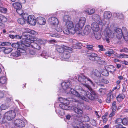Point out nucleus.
Instances as JSON below:
<instances>
[{"label":"nucleus","mask_w":128,"mask_h":128,"mask_svg":"<svg viewBox=\"0 0 128 128\" xmlns=\"http://www.w3.org/2000/svg\"><path fill=\"white\" fill-rule=\"evenodd\" d=\"M7 82V78L4 76H2L0 78V83L2 84H6Z\"/></svg>","instance_id":"obj_34"},{"label":"nucleus","mask_w":128,"mask_h":128,"mask_svg":"<svg viewBox=\"0 0 128 128\" xmlns=\"http://www.w3.org/2000/svg\"><path fill=\"white\" fill-rule=\"evenodd\" d=\"M104 35L105 36L112 38L116 35V38L120 39L123 36V34L121 29L120 28L114 29V31L110 30L108 28H106L104 31Z\"/></svg>","instance_id":"obj_2"},{"label":"nucleus","mask_w":128,"mask_h":128,"mask_svg":"<svg viewBox=\"0 0 128 128\" xmlns=\"http://www.w3.org/2000/svg\"><path fill=\"white\" fill-rule=\"evenodd\" d=\"M25 42H26V46L30 47L31 46L33 48L36 49H39L40 48L39 45L36 43L33 42L32 40L27 39V40H26Z\"/></svg>","instance_id":"obj_8"},{"label":"nucleus","mask_w":128,"mask_h":128,"mask_svg":"<svg viewBox=\"0 0 128 128\" xmlns=\"http://www.w3.org/2000/svg\"><path fill=\"white\" fill-rule=\"evenodd\" d=\"M16 116L15 112L13 110L8 111L4 114L5 118L9 121H11L13 120Z\"/></svg>","instance_id":"obj_9"},{"label":"nucleus","mask_w":128,"mask_h":128,"mask_svg":"<svg viewBox=\"0 0 128 128\" xmlns=\"http://www.w3.org/2000/svg\"><path fill=\"white\" fill-rule=\"evenodd\" d=\"M7 9L4 7L0 6V12L3 13H6V12Z\"/></svg>","instance_id":"obj_42"},{"label":"nucleus","mask_w":128,"mask_h":128,"mask_svg":"<svg viewBox=\"0 0 128 128\" xmlns=\"http://www.w3.org/2000/svg\"><path fill=\"white\" fill-rule=\"evenodd\" d=\"M91 77L93 78H96V77L100 76V73L98 70L96 69H94L90 74Z\"/></svg>","instance_id":"obj_15"},{"label":"nucleus","mask_w":128,"mask_h":128,"mask_svg":"<svg viewBox=\"0 0 128 128\" xmlns=\"http://www.w3.org/2000/svg\"><path fill=\"white\" fill-rule=\"evenodd\" d=\"M92 19L96 23L99 25H102V23L100 17L98 14H94L92 16Z\"/></svg>","instance_id":"obj_14"},{"label":"nucleus","mask_w":128,"mask_h":128,"mask_svg":"<svg viewBox=\"0 0 128 128\" xmlns=\"http://www.w3.org/2000/svg\"><path fill=\"white\" fill-rule=\"evenodd\" d=\"M71 99L72 100H70V101H72L75 105V107L74 106L73 109V111L76 114V116L78 118L82 117L83 112L82 108V104L78 102V101L74 99Z\"/></svg>","instance_id":"obj_5"},{"label":"nucleus","mask_w":128,"mask_h":128,"mask_svg":"<svg viewBox=\"0 0 128 128\" xmlns=\"http://www.w3.org/2000/svg\"><path fill=\"white\" fill-rule=\"evenodd\" d=\"M64 20L66 23L68 21H70V18L68 15H66L64 16Z\"/></svg>","instance_id":"obj_46"},{"label":"nucleus","mask_w":128,"mask_h":128,"mask_svg":"<svg viewBox=\"0 0 128 128\" xmlns=\"http://www.w3.org/2000/svg\"><path fill=\"white\" fill-rule=\"evenodd\" d=\"M85 12L88 15H90L94 14L95 12V10L92 8H89L86 9Z\"/></svg>","instance_id":"obj_28"},{"label":"nucleus","mask_w":128,"mask_h":128,"mask_svg":"<svg viewBox=\"0 0 128 128\" xmlns=\"http://www.w3.org/2000/svg\"><path fill=\"white\" fill-rule=\"evenodd\" d=\"M84 85L90 91L91 93L83 89H82L81 92L82 93L81 94L84 96H85L92 100H94L97 96L96 92L92 90L90 86L88 84H84Z\"/></svg>","instance_id":"obj_3"},{"label":"nucleus","mask_w":128,"mask_h":128,"mask_svg":"<svg viewBox=\"0 0 128 128\" xmlns=\"http://www.w3.org/2000/svg\"><path fill=\"white\" fill-rule=\"evenodd\" d=\"M114 53V52L113 50L111 49H108V51L106 52L105 53V54L108 56H110L112 54H113Z\"/></svg>","instance_id":"obj_39"},{"label":"nucleus","mask_w":128,"mask_h":128,"mask_svg":"<svg viewBox=\"0 0 128 128\" xmlns=\"http://www.w3.org/2000/svg\"><path fill=\"white\" fill-rule=\"evenodd\" d=\"M121 30L123 34V36L125 40H128V33L126 28L124 27L122 28Z\"/></svg>","instance_id":"obj_16"},{"label":"nucleus","mask_w":128,"mask_h":128,"mask_svg":"<svg viewBox=\"0 0 128 128\" xmlns=\"http://www.w3.org/2000/svg\"><path fill=\"white\" fill-rule=\"evenodd\" d=\"M125 97L124 94H119L116 97L117 100L119 102H121L122 99H124Z\"/></svg>","instance_id":"obj_35"},{"label":"nucleus","mask_w":128,"mask_h":128,"mask_svg":"<svg viewBox=\"0 0 128 128\" xmlns=\"http://www.w3.org/2000/svg\"><path fill=\"white\" fill-rule=\"evenodd\" d=\"M109 72L106 69L104 70V71L102 72V74L105 76H108L109 74Z\"/></svg>","instance_id":"obj_48"},{"label":"nucleus","mask_w":128,"mask_h":128,"mask_svg":"<svg viewBox=\"0 0 128 128\" xmlns=\"http://www.w3.org/2000/svg\"><path fill=\"white\" fill-rule=\"evenodd\" d=\"M71 86L70 82H63L62 83L61 88L59 90V91L65 92L67 94H72L86 101H88V99L81 94V91L80 92V94H79L73 89L70 88Z\"/></svg>","instance_id":"obj_1"},{"label":"nucleus","mask_w":128,"mask_h":128,"mask_svg":"<svg viewBox=\"0 0 128 128\" xmlns=\"http://www.w3.org/2000/svg\"><path fill=\"white\" fill-rule=\"evenodd\" d=\"M116 102L114 101L112 103V111H115L116 109Z\"/></svg>","instance_id":"obj_43"},{"label":"nucleus","mask_w":128,"mask_h":128,"mask_svg":"<svg viewBox=\"0 0 128 128\" xmlns=\"http://www.w3.org/2000/svg\"><path fill=\"white\" fill-rule=\"evenodd\" d=\"M79 123L78 126H76L77 128H90V126L87 124H83L82 122H80Z\"/></svg>","instance_id":"obj_32"},{"label":"nucleus","mask_w":128,"mask_h":128,"mask_svg":"<svg viewBox=\"0 0 128 128\" xmlns=\"http://www.w3.org/2000/svg\"><path fill=\"white\" fill-rule=\"evenodd\" d=\"M10 44L11 43L9 42H0V45L2 46H10Z\"/></svg>","instance_id":"obj_49"},{"label":"nucleus","mask_w":128,"mask_h":128,"mask_svg":"<svg viewBox=\"0 0 128 128\" xmlns=\"http://www.w3.org/2000/svg\"><path fill=\"white\" fill-rule=\"evenodd\" d=\"M4 92L0 91V98H3L4 95Z\"/></svg>","instance_id":"obj_57"},{"label":"nucleus","mask_w":128,"mask_h":128,"mask_svg":"<svg viewBox=\"0 0 128 128\" xmlns=\"http://www.w3.org/2000/svg\"><path fill=\"white\" fill-rule=\"evenodd\" d=\"M86 55L88 57L89 59L90 60H94L95 57L98 56L96 54L92 52L87 53L86 54Z\"/></svg>","instance_id":"obj_22"},{"label":"nucleus","mask_w":128,"mask_h":128,"mask_svg":"<svg viewBox=\"0 0 128 128\" xmlns=\"http://www.w3.org/2000/svg\"><path fill=\"white\" fill-rule=\"evenodd\" d=\"M12 6L15 8L16 9V10L20 9L22 7L21 4L18 2L13 4Z\"/></svg>","instance_id":"obj_33"},{"label":"nucleus","mask_w":128,"mask_h":128,"mask_svg":"<svg viewBox=\"0 0 128 128\" xmlns=\"http://www.w3.org/2000/svg\"><path fill=\"white\" fill-rule=\"evenodd\" d=\"M36 41L38 43L41 44H44L46 42V40L40 39H37L36 40Z\"/></svg>","instance_id":"obj_45"},{"label":"nucleus","mask_w":128,"mask_h":128,"mask_svg":"<svg viewBox=\"0 0 128 128\" xmlns=\"http://www.w3.org/2000/svg\"><path fill=\"white\" fill-rule=\"evenodd\" d=\"M82 121L84 122H89L90 120L89 117L87 116H84L82 118Z\"/></svg>","instance_id":"obj_38"},{"label":"nucleus","mask_w":128,"mask_h":128,"mask_svg":"<svg viewBox=\"0 0 128 128\" xmlns=\"http://www.w3.org/2000/svg\"><path fill=\"white\" fill-rule=\"evenodd\" d=\"M113 97L111 93H109L108 95V97L106 100V102H107L109 103L110 102L111 100H112L113 99Z\"/></svg>","instance_id":"obj_40"},{"label":"nucleus","mask_w":128,"mask_h":128,"mask_svg":"<svg viewBox=\"0 0 128 128\" xmlns=\"http://www.w3.org/2000/svg\"><path fill=\"white\" fill-rule=\"evenodd\" d=\"M66 25L67 29L63 30V32L65 34H68L71 33L72 34H74L76 33L77 34L83 35L82 33L80 32L78 30L76 29V26L74 29V24L72 21H68L66 23Z\"/></svg>","instance_id":"obj_4"},{"label":"nucleus","mask_w":128,"mask_h":128,"mask_svg":"<svg viewBox=\"0 0 128 128\" xmlns=\"http://www.w3.org/2000/svg\"><path fill=\"white\" fill-rule=\"evenodd\" d=\"M0 48L1 49L4 50V53L6 54H9L12 50V49L11 48H5L4 47H2Z\"/></svg>","instance_id":"obj_30"},{"label":"nucleus","mask_w":128,"mask_h":128,"mask_svg":"<svg viewBox=\"0 0 128 128\" xmlns=\"http://www.w3.org/2000/svg\"><path fill=\"white\" fill-rule=\"evenodd\" d=\"M29 53L30 54L34 55L36 54L35 52L33 50H30L29 51Z\"/></svg>","instance_id":"obj_64"},{"label":"nucleus","mask_w":128,"mask_h":128,"mask_svg":"<svg viewBox=\"0 0 128 128\" xmlns=\"http://www.w3.org/2000/svg\"><path fill=\"white\" fill-rule=\"evenodd\" d=\"M122 123L124 125H126L127 124L128 121L126 118H124L123 120L122 119Z\"/></svg>","instance_id":"obj_54"},{"label":"nucleus","mask_w":128,"mask_h":128,"mask_svg":"<svg viewBox=\"0 0 128 128\" xmlns=\"http://www.w3.org/2000/svg\"><path fill=\"white\" fill-rule=\"evenodd\" d=\"M36 22L40 25H44L45 24L46 20L43 17L40 16L36 18Z\"/></svg>","instance_id":"obj_18"},{"label":"nucleus","mask_w":128,"mask_h":128,"mask_svg":"<svg viewBox=\"0 0 128 128\" xmlns=\"http://www.w3.org/2000/svg\"><path fill=\"white\" fill-rule=\"evenodd\" d=\"M28 23L33 26L35 25L36 23V19H35L34 16L30 15L29 16V17L27 21Z\"/></svg>","instance_id":"obj_13"},{"label":"nucleus","mask_w":128,"mask_h":128,"mask_svg":"<svg viewBox=\"0 0 128 128\" xmlns=\"http://www.w3.org/2000/svg\"><path fill=\"white\" fill-rule=\"evenodd\" d=\"M120 62L122 64H124L126 65H128V62L126 60L122 61Z\"/></svg>","instance_id":"obj_63"},{"label":"nucleus","mask_w":128,"mask_h":128,"mask_svg":"<svg viewBox=\"0 0 128 128\" xmlns=\"http://www.w3.org/2000/svg\"><path fill=\"white\" fill-rule=\"evenodd\" d=\"M26 47H28V46H26L25 47H22V46H21L19 48H18V50L19 51V52L21 53H25L26 52V51L25 50V49H26L27 48Z\"/></svg>","instance_id":"obj_37"},{"label":"nucleus","mask_w":128,"mask_h":128,"mask_svg":"<svg viewBox=\"0 0 128 128\" xmlns=\"http://www.w3.org/2000/svg\"><path fill=\"white\" fill-rule=\"evenodd\" d=\"M25 20L23 18H20L18 20V22L20 24L22 25L25 24Z\"/></svg>","instance_id":"obj_44"},{"label":"nucleus","mask_w":128,"mask_h":128,"mask_svg":"<svg viewBox=\"0 0 128 128\" xmlns=\"http://www.w3.org/2000/svg\"><path fill=\"white\" fill-rule=\"evenodd\" d=\"M105 69L112 73L114 72L116 70V68L112 65L106 67Z\"/></svg>","instance_id":"obj_24"},{"label":"nucleus","mask_w":128,"mask_h":128,"mask_svg":"<svg viewBox=\"0 0 128 128\" xmlns=\"http://www.w3.org/2000/svg\"><path fill=\"white\" fill-rule=\"evenodd\" d=\"M98 24L96 22H93L91 25V28L94 31L97 32L100 30Z\"/></svg>","instance_id":"obj_20"},{"label":"nucleus","mask_w":128,"mask_h":128,"mask_svg":"<svg viewBox=\"0 0 128 128\" xmlns=\"http://www.w3.org/2000/svg\"><path fill=\"white\" fill-rule=\"evenodd\" d=\"M14 123L16 126L21 128L24 127L26 125L25 122L20 119L15 120L14 122Z\"/></svg>","instance_id":"obj_11"},{"label":"nucleus","mask_w":128,"mask_h":128,"mask_svg":"<svg viewBox=\"0 0 128 128\" xmlns=\"http://www.w3.org/2000/svg\"><path fill=\"white\" fill-rule=\"evenodd\" d=\"M6 106L5 105L2 104L0 106V108L1 110H4L6 109Z\"/></svg>","instance_id":"obj_60"},{"label":"nucleus","mask_w":128,"mask_h":128,"mask_svg":"<svg viewBox=\"0 0 128 128\" xmlns=\"http://www.w3.org/2000/svg\"><path fill=\"white\" fill-rule=\"evenodd\" d=\"M68 104L65 103H62L60 104L59 106L60 108V109L63 110H68L70 109L71 108V107L69 106Z\"/></svg>","instance_id":"obj_21"},{"label":"nucleus","mask_w":128,"mask_h":128,"mask_svg":"<svg viewBox=\"0 0 128 128\" xmlns=\"http://www.w3.org/2000/svg\"><path fill=\"white\" fill-rule=\"evenodd\" d=\"M26 41H24V40H22V42H21L18 43L17 42V43H13L12 44V46L14 48H16L18 50V48H19L21 46H22V47H26V42H25Z\"/></svg>","instance_id":"obj_12"},{"label":"nucleus","mask_w":128,"mask_h":128,"mask_svg":"<svg viewBox=\"0 0 128 128\" xmlns=\"http://www.w3.org/2000/svg\"><path fill=\"white\" fill-rule=\"evenodd\" d=\"M125 56L127 55L125 54H118L117 55V57L119 58H124V56Z\"/></svg>","instance_id":"obj_52"},{"label":"nucleus","mask_w":128,"mask_h":128,"mask_svg":"<svg viewBox=\"0 0 128 128\" xmlns=\"http://www.w3.org/2000/svg\"><path fill=\"white\" fill-rule=\"evenodd\" d=\"M98 47L99 48V50L101 51H104L105 49L104 48L103 46L102 45H99L98 46Z\"/></svg>","instance_id":"obj_56"},{"label":"nucleus","mask_w":128,"mask_h":128,"mask_svg":"<svg viewBox=\"0 0 128 128\" xmlns=\"http://www.w3.org/2000/svg\"><path fill=\"white\" fill-rule=\"evenodd\" d=\"M84 46L86 48L88 49L91 50H94V46L92 44H84Z\"/></svg>","instance_id":"obj_36"},{"label":"nucleus","mask_w":128,"mask_h":128,"mask_svg":"<svg viewBox=\"0 0 128 128\" xmlns=\"http://www.w3.org/2000/svg\"><path fill=\"white\" fill-rule=\"evenodd\" d=\"M22 17L26 21L28 18L29 16H28V14L26 13H24L22 15Z\"/></svg>","instance_id":"obj_47"},{"label":"nucleus","mask_w":128,"mask_h":128,"mask_svg":"<svg viewBox=\"0 0 128 128\" xmlns=\"http://www.w3.org/2000/svg\"><path fill=\"white\" fill-rule=\"evenodd\" d=\"M120 52H128V49L126 48H123L122 49L120 50Z\"/></svg>","instance_id":"obj_50"},{"label":"nucleus","mask_w":128,"mask_h":128,"mask_svg":"<svg viewBox=\"0 0 128 128\" xmlns=\"http://www.w3.org/2000/svg\"><path fill=\"white\" fill-rule=\"evenodd\" d=\"M56 30L57 32H61L63 31L61 27H58V28H57Z\"/></svg>","instance_id":"obj_61"},{"label":"nucleus","mask_w":128,"mask_h":128,"mask_svg":"<svg viewBox=\"0 0 128 128\" xmlns=\"http://www.w3.org/2000/svg\"><path fill=\"white\" fill-rule=\"evenodd\" d=\"M87 78L85 76L82 74H81L78 76V81L80 82H86L87 80Z\"/></svg>","instance_id":"obj_23"},{"label":"nucleus","mask_w":128,"mask_h":128,"mask_svg":"<svg viewBox=\"0 0 128 128\" xmlns=\"http://www.w3.org/2000/svg\"><path fill=\"white\" fill-rule=\"evenodd\" d=\"M72 48L64 45L62 46H58L57 48V51L60 53H63L64 51L67 50H72Z\"/></svg>","instance_id":"obj_10"},{"label":"nucleus","mask_w":128,"mask_h":128,"mask_svg":"<svg viewBox=\"0 0 128 128\" xmlns=\"http://www.w3.org/2000/svg\"><path fill=\"white\" fill-rule=\"evenodd\" d=\"M86 22V19L84 17H81L78 21V23L76 24V29L81 32V29L84 26ZM82 33V32H81Z\"/></svg>","instance_id":"obj_7"},{"label":"nucleus","mask_w":128,"mask_h":128,"mask_svg":"<svg viewBox=\"0 0 128 128\" xmlns=\"http://www.w3.org/2000/svg\"><path fill=\"white\" fill-rule=\"evenodd\" d=\"M112 16L111 12L109 11H106L104 14V17L105 19H109Z\"/></svg>","instance_id":"obj_26"},{"label":"nucleus","mask_w":128,"mask_h":128,"mask_svg":"<svg viewBox=\"0 0 128 128\" xmlns=\"http://www.w3.org/2000/svg\"><path fill=\"white\" fill-rule=\"evenodd\" d=\"M90 124L93 126H96V120L94 119L92 120L90 122Z\"/></svg>","instance_id":"obj_55"},{"label":"nucleus","mask_w":128,"mask_h":128,"mask_svg":"<svg viewBox=\"0 0 128 128\" xmlns=\"http://www.w3.org/2000/svg\"><path fill=\"white\" fill-rule=\"evenodd\" d=\"M116 128H122V125L120 124H118L115 125Z\"/></svg>","instance_id":"obj_62"},{"label":"nucleus","mask_w":128,"mask_h":128,"mask_svg":"<svg viewBox=\"0 0 128 128\" xmlns=\"http://www.w3.org/2000/svg\"><path fill=\"white\" fill-rule=\"evenodd\" d=\"M22 35L20 36L18 35H16L15 37L17 39H20L21 42H22V40H24V41L27 40V36H26Z\"/></svg>","instance_id":"obj_27"},{"label":"nucleus","mask_w":128,"mask_h":128,"mask_svg":"<svg viewBox=\"0 0 128 128\" xmlns=\"http://www.w3.org/2000/svg\"><path fill=\"white\" fill-rule=\"evenodd\" d=\"M90 27L89 25L86 26L83 30V32L84 34L87 35L90 32Z\"/></svg>","instance_id":"obj_29"},{"label":"nucleus","mask_w":128,"mask_h":128,"mask_svg":"<svg viewBox=\"0 0 128 128\" xmlns=\"http://www.w3.org/2000/svg\"><path fill=\"white\" fill-rule=\"evenodd\" d=\"M24 29L25 30L22 34L27 36L26 39L32 40L33 38L34 37V36L38 34L37 32L34 30H31L27 28H24Z\"/></svg>","instance_id":"obj_6"},{"label":"nucleus","mask_w":128,"mask_h":128,"mask_svg":"<svg viewBox=\"0 0 128 128\" xmlns=\"http://www.w3.org/2000/svg\"><path fill=\"white\" fill-rule=\"evenodd\" d=\"M56 112L58 115L60 116H63L65 114L64 110L59 108L56 109Z\"/></svg>","instance_id":"obj_31"},{"label":"nucleus","mask_w":128,"mask_h":128,"mask_svg":"<svg viewBox=\"0 0 128 128\" xmlns=\"http://www.w3.org/2000/svg\"><path fill=\"white\" fill-rule=\"evenodd\" d=\"M11 56H13L14 58H15L16 57L20 56V54L18 52H15L11 53Z\"/></svg>","instance_id":"obj_41"},{"label":"nucleus","mask_w":128,"mask_h":128,"mask_svg":"<svg viewBox=\"0 0 128 128\" xmlns=\"http://www.w3.org/2000/svg\"><path fill=\"white\" fill-rule=\"evenodd\" d=\"M102 81L105 84H107L109 83V81L106 79H103Z\"/></svg>","instance_id":"obj_59"},{"label":"nucleus","mask_w":128,"mask_h":128,"mask_svg":"<svg viewBox=\"0 0 128 128\" xmlns=\"http://www.w3.org/2000/svg\"><path fill=\"white\" fill-rule=\"evenodd\" d=\"M48 21L51 24L54 25H56L58 23V19L56 18L52 17L48 19Z\"/></svg>","instance_id":"obj_17"},{"label":"nucleus","mask_w":128,"mask_h":128,"mask_svg":"<svg viewBox=\"0 0 128 128\" xmlns=\"http://www.w3.org/2000/svg\"><path fill=\"white\" fill-rule=\"evenodd\" d=\"M0 20L3 22H6L7 21V19L6 17L2 15L0 18Z\"/></svg>","instance_id":"obj_53"},{"label":"nucleus","mask_w":128,"mask_h":128,"mask_svg":"<svg viewBox=\"0 0 128 128\" xmlns=\"http://www.w3.org/2000/svg\"><path fill=\"white\" fill-rule=\"evenodd\" d=\"M76 45L77 46H78V48H76V49H78L81 46H82V44L80 42H78L76 43Z\"/></svg>","instance_id":"obj_58"},{"label":"nucleus","mask_w":128,"mask_h":128,"mask_svg":"<svg viewBox=\"0 0 128 128\" xmlns=\"http://www.w3.org/2000/svg\"><path fill=\"white\" fill-rule=\"evenodd\" d=\"M114 122L116 124L121 123L122 122V119L120 118H118L115 120Z\"/></svg>","instance_id":"obj_51"},{"label":"nucleus","mask_w":128,"mask_h":128,"mask_svg":"<svg viewBox=\"0 0 128 128\" xmlns=\"http://www.w3.org/2000/svg\"><path fill=\"white\" fill-rule=\"evenodd\" d=\"M68 50L64 51L62 54V57L64 59H66L70 57V53Z\"/></svg>","instance_id":"obj_25"},{"label":"nucleus","mask_w":128,"mask_h":128,"mask_svg":"<svg viewBox=\"0 0 128 128\" xmlns=\"http://www.w3.org/2000/svg\"><path fill=\"white\" fill-rule=\"evenodd\" d=\"M73 99L71 98L70 99V100H68L66 99H65L62 97H60L58 98V100L59 101L62 103H65L66 104H68L70 102H72V101H70V100H72L71 99Z\"/></svg>","instance_id":"obj_19"}]
</instances>
